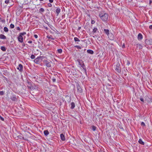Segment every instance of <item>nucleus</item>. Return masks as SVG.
Masks as SVG:
<instances>
[{"label":"nucleus","instance_id":"29","mask_svg":"<svg viewBox=\"0 0 152 152\" xmlns=\"http://www.w3.org/2000/svg\"><path fill=\"white\" fill-rule=\"evenodd\" d=\"M5 94V92L3 91H0V95H3Z\"/></svg>","mask_w":152,"mask_h":152},{"label":"nucleus","instance_id":"3","mask_svg":"<svg viewBox=\"0 0 152 152\" xmlns=\"http://www.w3.org/2000/svg\"><path fill=\"white\" fill-rule=\"evenodd\" d=\"M43 62L47 67H50L51 66V63H52L51 61H49L47 60H45L43 61Z\"/></svg>","mask_w":152,"mask_h":152},{"label":"nucleus","instance_id":"33","mask_svg":"<svg viewBox=\"0 0 152 152\" xmlns=\"http://www.w3.org/2000/svg\"><path fill=\"white\" fill-rule=\"evenodd\" d=\"M92 129L93 131H95L96 130V127L95 126H93L92 127Z\"/></svg>","mask_w":152,"mask_h":152},{"label":"nucleus","instance_id":"32","mask_svg":"<svg viewBox=\"0 0 152 152\" xmlns=\"http://www.w3.org/2000/svg\"><path fill=\"white\" fill-rule=\"evenodd\" d=\"M44 11V9L43 8H40L39 9V12H43Z\"/></svg>","mask_w":152,"mask_h":152},{"label":"nucleus","instance_id":"50","mask_svg":"<svg viewBox=\"0 0 152 152\" xmlns=\"http://www.w3.org/2000/svg\"><path fill=\"white\" fill-rule=\"evenodd\" d=\"M81 28V27H79L78 28V30H80Z\"/></svg>","mask_w":152,"mask_h":152},{"label":"nucleus","instance_id":"19","mask_svg":"<svg viewBox=\"0 0 152 152\" xmlns=\"http://www.w3.org/2000/svg\"><path fill=\"white\" fill-rule=\"evenodd\" d=\"M81 66L83 68L84 71L86 73V68H85V65L84 64H82L81 65Z\"/></svg>","mask_w":152,"mask_h":152},{"label":"nucleus","instance_id":"5","mask_svg":"<svg viewBox=\"0 0 152 152\" xmlns=\"http://www.w3.org/2000/svg\"><path fill=\"white\" fill-rule=\"evenodd\" d=\"M145 42L147 45H152V39H146Z\"/></svg>","mask_w":152,"mask_h":152},{"label":"nucleus","instance_id":"36","mask_svg":"<svg viewBox=\"0 0 152 152\" xmlns=\"http://www.w3.org/2000/svg\"><path fill=\"white\" fill-rule=\"evenodd\" d=\"M0 119L2 121H4V119L0 115Z\"/></svg>","mask_w":152,"mask_h":152},{"label":"nucleus","instance_id":"16","mask_svg":"<svg viewBox=\"0 0 152 152\" xmlns=\"http://www.w3.org/2000/svg\"><path fill=\"white\" fill-rule=\"evenodd\" d=\"M44 133L45 136H47L48 135L49 133L47 130H45L44 131Z\"/></svg>","mask_w":152,"mask_h":152},{"label":"nucleus","instance_id":"51","mask_svg":"<svg viewBox=\"0 0 152 152\" xmlns=\"http://www.w3.org/2000/svg\"><path fill=\"white\" fill-rule=\"evenodd\" d=\"M1 21L2 22H4L5 21V20H2Z\"/></svg>","mask_w":152,"mask_h":152},{"label":"nucleus","instance_id":"17","mask_svg":"<svg viewBox=\"0 0 152 152\" xmlns=\"http://www.w3.org/2000/svg\"><path fill=\"white\" fill-rule=\"evenodd\" d=\"M138 142L139 143L142 145H144L145 144L144 142L142 141V139H139Z\"/></svg>","mask_w":152,"mask_h":152},{"label":"nucleus","instance_id":"45","mask_svg":"<svg viewBox=\"0 0 152 152\" xmlns=\"http://www.w3.org/2000/svg\"><path fill=\"white\" fill-rule=\"evenodd\" d=\"M28 42V43H32V41L31 40H29Z\"/></svg>","mask_w":152,"mask_h":152},{"label":"nucleus","instance_id":"14","mask_svg":"<svg viewBox=\"0 0 152 152\" xmlns=\"http://www.w3.org/2000/svg\"><path fill=\"white\" fill-rule=\"evenodd\" d=\"M71 107H70V108L72 109H74L75 107V103L73 102H71Z\"/></svg>","mask_w":152,"mask_h":152},{"label":"nucleus","instance_id":"9","mask_svg":"<svg viewBox=\"0 0 152 152\" xmlns=\"http://www.w3.org/2000/svg\"><path fill=\"white\" fill-rule=\"evenodd\" d=\"M143 38L142 35L141 33H139L138 35L137 39L138 40H141Z\"/></svg>","mask_w":152,"mask_h":152},{"label":"nucleus","instance_id":"23","mask_svg":"<svg viewBox=\"0 0 152 152\" xmlns=\"http://www.w3.org/2000/svg\"><path fill=\"white\" fill-rule=\"evenodd\" d=\"M57 52L58 53L61 54L62 52V50L61 49H58L57 50Z\"/></svg>","mask_w":152,"mask_h":152},{"label":"nucleus","instance_id":"11","mask_svg":"<svg viewBox=\"0 0 152 152\" xmlns=\"http://www.w3.org/2000/svg\"><path fill=\"white\" fill-rule=\"evenodd\" d=\"M6 39V37L2 34H0V39Z\"/></svg>","mask_w":152,"mask_h":152},{"label":"nucleus","instance_id":"2","mask_svg":"<svg viewBox=\"0 0 152 152\" xmlns=\"http://www.w3.org/2000/svg\"><path fill=\"white\" fill-rule=\"evenodd\" d=\"M120 63H117L116 65L115 70L118 73H120L121 71V69L120 67Z\"/></svg>","mask_w":152,"mask_h":152},{"label":"nucleus","instance_id":"21","mask_svg":"<svg viewBox=\"0 0 152 152\" xmlns=\"http://www.w3.org/2000/svg\"><path fill=\"white\" fill-rule=\"evenodd\" d=\"M1 50L3 51H5L6 50V48L4 46H1Z\"/></svg>","mask_w":152,"mask_h":152},{"label":"nucleus","instance_id":"27","mask_svg":"<svg viewBox=\"0 0 152 152\" xmlns=\"http://www.w3.org/2000/svg\"><path fill=\"white\" fill-rule=\"evenodd\" d=\"M110 34L111 35V36L109 38L110 39L113 40L114 39V36L111 33Z\"/></svg>","mask_w":152,"mask_h":152},{"label":"nucleus","instance_id":"53","mask_svg":"<svg viewBox=\"0 0 152 152\" xmlns=\"http://www.w3.org/2000/svg\"><path fill=\"white\" fill-rule=\"evenodd\" d=\"M45 28H46V29H48V28H47V27H46Z\"/></svg>","mask_w":152,"mask_h":152},{"label":"nucleus","instance_id":"47","mask_svg":"<svg viewBox=\"0 0 152 152\" xmlns=\"http://www.w3.org/2000/svg\"><path fill=\"white\" fill-rule=\"evenodd\" d=\"M53 0H49V1L50 3H53Z\"/></svg>","mask_w":152,"mask_h":152},{"label":"nucleus","instance_id":"43","mask_svg":"<svg viewBox=\"0 0 152 152\" xmlns=\"http://www.w3.org/2000/svg\"><path fill=\"white\" fill-rule=\"evenodd\" d=\"M34 37L35 38H37L38 37V36L37 34H35L34 35Z\"/></svg>","mask_w":152,"mask_h":152},{"label":"nucleus","instance_id":"35","mask_svg":"<svg viewBox=\"0 0 152 152\" xmlns=\"http://www.w3.org/2000/svg\"><path fill=\"white\" fill-rule=\"evenodd\" d=\"M5 3L6 4H8L9 3V0H6Z\"/></svg>","mask_w":152,"mask_h":152},{"label":"nucleus","instance_id":"52","mask_svg":"<svg viewBox=\"0 0 152 152\" xmlns=\"http://www.w3.org/2000/svg\"><path fill=\"white\" fill-rule=\"evenodd\" d=\"M40 1H43L44 0H39Z\"/></svg>","mask_w":152,"mask_h":152},{"label":"nucleus","instance_id":"41","mask_svg":"<svg viewBox=\"0 0 152 152\" xmlns=\"http://www.w3.org/2000/svg\"><path fill=\"white\" fill-rule=\"evenodd\" d=\"M52 81L53 82H55L56 81V79L54 78H53L52 79Z\"/></svg>","mask_w":152,"mask_h":152},{"label":"nucleus","instance_id":"12","mask_svg":"<svg viewBox=\"0 0 152 152\" xmlns=\"http://www.w3.org/2000/svg\"><path fill=\"white\" fill-rule=\"evenodd\" d=\"M104 31L105 34L109 36V35L110 34H109V31L108 29H104Z\"/></svg>","mask_w":152,"mask_h":152},{"label":"nucleus","instance_id":"24","mask_svg":"<svg viewBox=\"0 0 152 152\" xmlns=\"http://www.w3.org/2000/svg\"><path fill=\"white\" fill-rule=\"evenodd\" d=\"M4 31L5 32H7L9 31V29L7 27H5L4 28Z\"/></svg>","mask_w":152,"mask_h":152},{"label":"nucleus","instance_id":"15","mask_svg":"<svg viewBox=\"0 0 152 152\" xmlns=\"http://www.w3.org/2000/svg\"><path fill=\"white\" fill-rule=\"evenodd\" d=\"M87 52L89 54H92L94 53V51L91 50H88L87 51Z\"/></svg>","mask_w":152,"mask_h":152},{"label":"nucleus","instance_id":"46","mask_svg":"<svg viewBox=\"0 0 152 152\" xmlns=\"http://www.w3.org/2000/svg\"><path fill=\"white\" fill-rule=\"evenodd\" d=\"M149 28L150 29L152 30V25H151L149 26Z\"/></svg>","mask_w":152,"mask_h":152},{"label":"nucleus","instance_id":"10","mask_svg":"<svg viewBox=\"0 0 152 152\" xmlns=\"http://www.w3.org/2000/svg\"><path fill=\"white\" fill-rule=\"evenodd\" d=\"M60 137L61 140L62 141H64L65 140L64 136L63 134H60Z\"/></svg>","mask_w":152,"mask_h":152},{"label":"nucleus","instance_id":"1","mask_svg":"<svg viewBox=\"0 0 152 152\" xmlns=\"http://www.w3.org/2000/svg\"><path fill=\"white\" fill-rule=\"evenodd\" d=\"M99 16L103 21H107L108 17V14L104 11H102L99 12Z\"/></svg>","mask_w":152,"mask_h":152},{"label":"nucleus","instance_id":"8","mask_svg":"<svg viewBox=\"0 0 152 152\" xmlns=\"http://www.w3.org/2000/svg\"><path fill=\"white\" fill-rule=\"evenodd\" d=\"M77 91L80 93L82 92V89L79 84L77 85Z\"/></svg>","mask_w":152,"mask_h":152},{"label":"nucleus","instance_id":"48","mask_svg":"<svg viewBox=\"0 0 152 152\" xmlns=\"http://www.w3.org/2000/svg\"><path fill=\"white\" fill-rule=\"evenodd\" d=\"M137 45H138V46L139 45L140 46L139 47L140 48H142V46L141 45H140L139 44H137Z\"/></svg>","mask_w":152,"mask_h":152},{"label":"nucleus","instance_id":"39","mask_svg":"<svg viewBox=\"0 0 152 152\" xmlns=\"http://www.w3.org/2000/svg\"><path fill=\"white\" fill-rule=\"evenodd\" d=\"M16 29L18 31H20L21 30L20 28L19 27H17Z\"/></svg>","mask_w":152,"mask_h":152},{"label":"nucleus","instance_id":"20","mask_svg":"<svg viewBox=\"0 0 152 152\" xmlns=\"http://www.w3.org/2000/svg\"><path fill=\"white\" fill-rule=\"evenodd\" d=\"M10 99L12 100V101H15L16 100V97L14 96H12L11 98H10Z\"/></svg>","mask_w":152,"mask_h":152},{"label":"nucleus","instance_id":"37","mask_svg":"<svg viewBox=\"0 0 152 152\" xmlns=\"http://www.w3.org/2000/svg\"><path fill=\"white\" fill-rule=\"evenodd\" d=\"M91 23L92 24H94L95 23V21L93 20H91Z\"/></svg>","mask_w":152,"mask_h":152},{"label":"nucleus","instance_id":"13","mask_svg":"<svg viewBox=\"0 0 152 152\" xmlns=\"http://www.w3.org/2000/svg\"><path fill=\"white\" fill-rule=\"evenodd\" d=\"M61 11V9L59 8H57L56 9V12L57 14V15H58L59 13Z\"/></svg>","mask_w":152,"mask_h":152},{"label":"nucleus","instance_id":"38","mask_svg":"<svg viewBox=\"0 0 152 152\" xmlns=\"http://www.w3.org/2000/svg\"><path fill=\"white\" fill-rule=\"evenodd\" d=\"M141 125L142 126H145V123L143 122H142V123H141Z\"/></svg>","mask_w":152,"mask_h":152},{"label":"nucleus","instance_id":"31","mask_svg":"<svg viewBox=\"0 0 152 152\" xmlns=\"http://www.w3.org/2000/svg\"><path fill=\"white\" fill-rule=\"evenodd\" d=\"M75 47L77 48L78 49H80L81 48V47L80 46L78 45H75Z\"/></svg>","mask_w":152,"mask_h":152},{"label":"nucleus","instance_id":"28","mask_svg":"<svg viewBox=\"0 0 152 152\" xmlns=\"http://www.w3.org/2000/svg\"><path fill=\"white\" fill-rule=\"evenodd\" d=\"M14 27H15V26H14V25L12 23L10 24V27L11 28H14Z\"/></svg>","mask_w":152,"mask_h":152},{"label":"nucleus","instance_id":"54","mask_svg":"<svg viewBox=\"0 0 152 152\" xmlns=\"http://www.w3.org/2000/svg\"><path fill=\"white\" fill-rule=\"evenodd\" d=\"M77 44H78V42H77Z\"/></svg>","mask_w":152,"mask_h":152},{"label":"nucleus","instance_id":"18","mask_svg":"<svg viewBox=\"0 0 152 152\" xmlns=\"http://www.w3.org/2000/svg\"><path fill=\"white\" fill-rule=\"evenodd\" d=\"M47 37L49 39H51L52 40H54V38L51 35H48L47 36Z\"/></svg>","mask_w":152,"mask_h":152},{"label":"nucleus","instance_id":"4","mask_svg":"<svg viewBox=\"0 0 152 152\" xmlns=\"http://www.w3.org/2000/svg\"><path fill=\"white\" fill-rule=\"evenodd\" d=\"M41 57H38L35 58L34 60V62L37 64H39L41 62Z\"/></svg>","mask_w":152,"mask_h":152},{"label":"nucleus","instance_id":"6","mask_svg":"<svg viewBox=\"0 0 152 152\" xmlns=\"http://www.w3.org/2000/svg\"><path fill=\"white\" fill-rule=\"evenodd\" d=\"M17 69L19 70L20 72H22L23 70V66L21 64H19L18 66L17 67Z\"/></svg>","mask_w":152,"mask_h":152},{"label":"nucleus","instance_id":"22","mask_svg":"<svg viewBox=\"0 0 152 152\" xmlns=\"http://www.w3.org/2000/svg\"><path fill=\"white\" fill-rule=\"evenodd\" d=\"M74 40L75 42L80 41V40L77 37H75L74 38Z\"/></svg>","mask_w":152,"mask_h":152},{"label":"nucleus","instance_id":"44","mask_svg":"<svg viewBox=\"0 0 152 152\" xmlns=\"http://www.w3.org/2000/svg\"><path fill=\"white\" fill-rule=\"evenodd\" d=\"M125 45L124 44H123L122 45V48H125Z\"/></svg>","mask_w":152,"mask_h":152},{"label":"nucleus","instance_id":"34","mask_svg":"<svg viewBox=\"0 0 152 152\" xmlns=\"http://www.w3.org/2000/svg\"><path fill=\"white\" fill-rule=\"evenodd\" d=\"M140 99L141 101L142 102H144V99L142 97H140Z\"/></svg>","mask_w":152,"mask_h":152},{"label":"nucleus","instance_id":"26","mask_svg":"<svg viewBox=\"0 0 152 152\" xmlns=\"http://www.w3.org/2000/svg\"><path fill=\"white\" fill-rule=\"evenodd\" d=\"M26 34V32H23L22 33H20L19 35L23 37V36Z\"/></svg>","mask_w":152,"mask_h":152},{"label":"nucleus","instance_id":"30","mask_svg":"<svg viewBox=\"0 0 152 152\" xmlns=\"http://www.w3.org/2000/svg\"><path fill=\"white\" fill-rule=\"evenodd\" d=\"M35 58V56L33 55V54H32L31 56V59H34Z\"/></svg>","mask_w":152,"mask_h":152},{"label":"nucleus","instance_id":"42","mask_svg":"<svg viewBox=\"0 0 152 152\" xmlns=\"http://www.w3.org/2000/svg\"><path fill=\"white\" fill-rule=\"evenodd\" d=\"M48 5V6L50 7L52 6V4L50 3H49Z\"/></svg>","mask_w":152,"mask_h":152},{"label":"nucleus","instance_id":"40","mask_svg":"<svg viewBox=\"0 0 152 152\" xmlns=\"http://www.w3.org/2000/svg\"><path fill=\"white\" fill-rule=\"evenodd\" d=\"M130 64V61H128V60H127V65L129 66V64Z\"/></svg>","mask_w":152,"mask_h":152},{"label":"nucleus","instance_id":"25","mask_svg":"<svg viewBox=\"0 0 152 152\" xmlns=\"http://www.w3.org/2000/svg\"><path fill=\"white\" fill-rule=\"evenodd\" d=\"M97 29L96 28L94 27L93 30L92 32L94 33H95L96 32Z\"/></svg>","mask_w":152,"mask_h":152},{"label":"nucleus","instance_id":"49","mask_svg":"<svg viewBox=\"0 0 152 152\" xmlns=\"http://www.w3.org/2000/svg\"><path fill=\"white\" fill-rule=\"evenodd\" d=\"M152 2V0H149V4H151Z\"/></svg>","mask_w":152,"mask_h":152},{"label":"nucleus","instance_id":"7","mask_svg":"<svg viewBox=\"0 0 152 152\" xmlns=\"http://www.w3.org/2000/svg\"><path fill=\"white\" fill-rule=\"evenodd\" d=\"M18 39L19 42L21 43H23V37L19 35Z\"/></svg>","mask_w":152,"mask_h":152}]
</instances>
